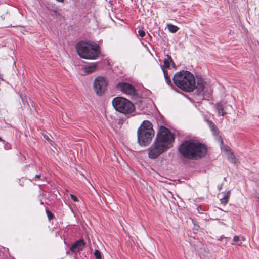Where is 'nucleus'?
<instances>
[{
  "label": "nucleus",
  "mask_w": 259,
  "mask_h": 259,
  "mask_svg": "<svg viewBox=\"0 0 259 259\" xmlns=\"http://www.w3.org/2000/svg\"><path fill=\"white\" fill-rule=\"evenodd\" d=\"M174 137L165 126H161L152 144L148 149V156L155 159L172 146Z\"/></svg>",
  "instance_id": "nucleus-1"
},
{
  "label": "nucleus",
  "mask_w": 259,
  "mask_h": 259,
  "mask_svg": "<svg viewBox=\"0 0 259 259\" xmlns=\"http://www.w3.org/2000/svg\"><path fill=\"white\" fill-rule=\"evenodd\" d=\"M174 137L165 126H161L152 144L148 149V156L155 159L172 146Z\"/></svg>",
  "instance_id": "nucleus-2"
},
{
  "label": "nucleus",
  "mask_w": 259,
  "mask_h": 259,
  "mask_svg": "<svg viewBox=\"0 0 259 259\" xmlns=\"http://www.w3.org/2000/svg\"><path fill=\"white\" fill-rule=\"evenodd\" d=\"M181 155L188 159H197L204 157L207 153L206 145L194 140L184 141L179 147Z\"/></svg>",
  "instance_id": "nucleus-3"
},
{
  "label": "nucleus",
  "mask_w": 259,
  "mask_h": 259,
  "mask_svg": "<svg viewBox=\"0 0 259 259\" xmlns=\"http://www.w3.org/2000/svg\"><path fill=\"white\" fill-rule=\"evenodd\" d=\"M172 79L175 84L184 91L191 92L195 88V78L189 71L182 70L177 72Z\"/></svg>",
  "instance_id": "nucleus-4"
},
{
  "label": "nucleus",
  "mask_w": 259,
  "mask_h": 259,
  "mask_svg": "<svg viewBox=\"0 0 259 259\" xmlns=\"http://www.w3.org/2000/svg\"><path fill=\"white\" fill-rule=\"evenodd\" d=\"M154 135L152 125L148 120H144L137 131L138 142L142 146H147Z\"/></svg>",
  "instance_id": "nucleus-5"
},
{
  "label": "nucleus",
  "mask_w": 259,
  "mask_h": 259,
  "mask_svg": "<svg viewBox=\"0 0 259 259\" xmlns=\"http://www.w3.org/2000/svg\"><path fill=\"white\" fill-rule=\"evenodd\" d=\"M99 45H91L87 42L81 41L76 45V49L78 55L82 58L87 59H95L98 56Z\"/></svg>",
  "instance_id": "nucleus-6"
},
{
  "label": "nucleus",
  "mask_w": 259,
  "mask_h": 259,
  "mask_svg": "<svg viewBox=\"0 0 259 259\" xmlns=\"http://www.w3.org/2000/svg\"><path fill=\"white\" fill-rule=\"evenodd\" d=\"M112 105L117 111L125 115L130 114L135 111L133 103L123 97L114 98L112 101Z\"/></svg>",
  "instance_id": "nucleus-7"
},
{
  "label": "nucleus",
  "mask_w": 259,
  "mask_h": 259,
  "mask_svg": "<svg viewBox=\"0 0 259 259\" xmlns=\"http://www.w3.org/2000/svg\"><path fill=\"white\" fill-rule=\"evenodd\" d=\"M108 85L107 79L102 76L97 77L93 83V89L98 96H101L106 90Z\"/></svg>",
  "instance_id": "nucleus-8"
},
{
  "label": "nucleus",
  "mask_w": 259,
  "mask_h": 259,
  "mask_svg": "<svg viewBox=\"0 0 259 259\" xmlns=\"http://www.w3.org/2000/svg\"><path fill=\"white\" fill-rule=\"evenodd\" d=\"M116 87L118 90L126 94L134 95L135 92L134 87L127 83L119 82L117 84Z\"/></svg>",
  "instance_id": "nucleus-9"
},
{
  "label": "nucleus",
  "mask_w": 259,
  "mask_h": 259,
  "mask_svg": "<svg viewBox=\"0 0 259 259\" xmlns=\"http://www.w3.org/2000/svg\"><path fill=\"white\" fill-rule=\"evenodd\" d=\"M85 246V243L82 239L76 241L71 246L70 251L74 253H77L82 251Z\"/></svg>",
  "instance_id": "nucleus-10"
},
{
  "label": "nucleus",
  "mask_w": 259,
  "mask_h": 259,
  "mask_svg": "<svg viewBox=\"0 0 259 259\" xmlns=\"http://www.w3.org/2000/svg\"><path fill=\"white\" fill-rule=\"evenodd\" d=\"M97 67V64L93 63L82 67V70L84 73L90 74L96 71Z\"/></svg>",
  "instance_id": "nucleus-11"
},
{
  "label": "nucleus",
  "mask_w": 259,
  "mask_h": 259,
  "mask_svg": "<svg viewBox=\"0 0 259 259\" xmlns=\"http://www.w3.org/2000/svg\"><path fill=\"white\" fill-rule=\"evenodd\" d=\"M205 82L202 79L199 78L197 79V83H195V86L194 89H197V91L199 93H202L205 89Z\"/></svg>",
  "instance_id": "nucleus-12"
},
{
  "label": "nucleus",
  "mask_w": 259,
  "mask_h": 259,
  "mask_svg": "<svg viewBox=\"0 0 259 259\" xmlns=\"http://www.w3.org/2000/svg\"><path fill=\"white\" fill-rule=\"evenodd\" d=\"M226 105L225 103L220 102L216 105V109L219 115L224 116L226 113L225 112Z\"/></svg>",
  "instance_id": "nucleus-13"
},
{
  "label": "nucleus",
  "mask_w": 259,
  "mask_h": 259,
  "mask_svg": "<svg viewBox=\"0 0 259 259\" xmlns=\"http://www.w3.org/2000/svg\"><path fill=\"white\" fill-rule=\"evenodd\" d=\"M222 194L223 196L220 199V201L221 203L225 205L228 202L229 199L230 197L231 192L230 191H228L227 192H223Z\"/></svg>",
  "instance_id": "nucleus-14"
},
{
  "label": "nucleus",
  "mask_w": 259,
  "mask_h": 259,
  "mask_svg": "<svg viewBox=\"0 0 259 259\" xmlns=\"http://www.w3.org/2000/svg\"><path fill=\"white\" fill-rule=\"evenodd\" d=\"M171 64L173 66L175 65L171 56L170 55H167L166 58H165L164 60V66L166 68H169Z\"/></svg>",
  "instance_id": "nucleus-15"
},
{
  "label": "nucleus",
  "mask_w": 259,
  "mask_h": 259,
  "mask_svg": "<svg viewBox=\"0 0 259 259\" xmlns=\"http://www.w3.org/2000/svg\"><path fill=\"white\" fill-rule=\"evenodd\" d=\"M207 122L209 127L211 128L213 134L214 136H217L218 135L219 131L218 128L215 126V125L214 124L213 122L210 120H207Z\"/></svg>",
  "instance_id": "nucleus-16"
},
{
  "label": "nucleus",
  "mask_w": 259,
  "mask_h": 259,
  "mask_svg": "<svg viewBox=\"0 0 259 259\" xmlns=\"http://www.w3.org/2000/svg\"><path fill=\"white\" fill-rule=\"evenodd\" d=\"M227 155L228 160L232 163L236 164L239 163L238 159L235 157V155L232 152L228 153Z\"/></svg>",
  "instance_id": "nucleus-17"
},
{
  "label": "nucleus",
  "mask_w": 259,
  "mask_h": 259,
  "mask_svg": "<svg viewBox=\"0 0 259 259\" xmlns=\"http://www.w3.org/2000/svg\"><path fill=\"white\" fill-rule=\"evenodd\" d=\"M218 139L220 141V144L221 145V149L223 151H225L227 153V154H228V153L231 152L230 148L229 147H228L227 146L223 145V141L222 139V138L219 137L218 138Z\"/></svg>",
  "instance_id": "nucleus-18"
},
{
  "label": "nucleus",
  "mask_w": 259,
  "mask_h": 259,
  "mask_svg": "<svg viewBox=\"0 0 259 259\" xmlns=\"http://www.w3.org/2000/svg\"><path fill=\"white\" fill-rule=\"evenodd\" d=\"M166 26L169 31L171 33H175L179 29V28L177 26L170 23L167 24Z\"/></svg>",
  "instance_id": "nucleus-19"
},
{
  "label": "nucleus",
  "mask_w": 259,
  "mask_h": 259,
  "mask_svg": "<svg viewBox=\"0 0 259 259\" xmlns=\"http://www.w3.org/2000/svg\"><path fill=\"white\" fill-rule=\"evenodd\" d=\"M163 72L164 76V78H165L166 82L169 85H171V81L170 78L169 77V76L168 75V73H167V71L163 69Z\"/></svg>",
  "instance_id": "nucleus-20"
},
{
  "label": "nucleus",
  "mask_w": 259,
  "mask_h": 259,
  "mask_svg": "<svg viewBox=\"0 0 259 259\" xmlns=\"http://www.w3.org/2000/svg\"><path fill=\"white\" fill-rule=\"evenodd\" d=\"M96 259H102L101 254L98 250H96L94 252Z\"/></svg>",
  "instance_id": "nucleus-21"
},
{
  "label": "nucleus",
  "mask_w": 259,
  "mask_h": 259,
  "mask_svg": "<svg viewBox=\"0 0 259 259\" xmlns=\"http://www.w3.org/2000/svg\"><path fill=\"white\" fill-rule=\"evenodd\" d=\"M138 33V35L141 37H143L145 35V32L142 30H139Z\"/></svg>",
  "instance_id": "nucleus-22"
},
{
  "label": "nucleus",
  "mask_w": 259,
  "mask_h": 259,
  "mask_svg": "<svg viewBox=\"0 0 259 259\" xmlns=\"http://www.w3.org/2000/svg\"><path fill=\"white\" fill-rule=\"evenodd\" d=\"M70 197H71V199H72V200L74 201V202L78 201V198L75 195H74L73 194H70Z\"/></svg>",
  "instance_id": "nucleus-23"
},
{
  "label": "nucleus",
  "mask_w": 259,
  "mask_h": 259,
  "mask_svg": "<svg viewBox=\"0 0 259 259\" xmlns=\"http://www.w3.org/2000/svg\"><path fill=\"white\" fill-rule=\"evenodd\" d=\"M239 239H240V238L237 235L234 236V237H233V241L234 242H237L239 241Z\"/></svg>",
  "instance_id": "nucleus-24"
},
{
  "label": "nucleus",
  "mask_w": 259,
  "mask_h": 259,
  "mask_svg": "<svg viewBox=\"0 0 259 259\" xmlns=\"http://www.w3.org/2000/svg\"><path fill=\"white\" fill-rule=\"evenodd\" d=\"M47 215H48L49 219L50 220L51 219H52V213L49 211H47Z\"/></svg>",
  "instance_id": "nucleus-25"
},
{
  "label": "nucleus",
  "mask_w": 259,
  "mask_h": 259,
  "mask_svg": "<svg viewBox=\"0 0 259 259\" xmlns=\"http://www.w3.org/2000/svg\"><path fill=\"white\" fill-rule=\"evenodd\" d=\"M40 177V176L39 175H35V180H36L37 179H39Z\"/></svg>",
  "instance_id": "nucleus-26"
},
{
  "label": "nucleus",
  "mask_w": 259,
  "mask_h": 259,
  "mask_svg": "<svg viewBox=\"0 0 259 259\" xmlns=\"http://www.w3.org/2000/svg\"><path fill=\"white\" fill-rule=\"evenodd\" d=\"M222 186L221 185L220 186L218 187V189L219 191H220L222 189Z\"/></svg>",
  "instance_id": "nucleus-27"
},
{
  "label": "nucleus",
  "mask_w": 259,
  "mask_h": 259,
  "mask_svg": "<svg viewBox=\"0 0 259 259\" xmlns=\"http://www.w3.org/2000/svg\"><path fill=\"white\" fill-rule=\"evenodd\" d=\"M241 239H242V240L244 241L245 240V238L244 237H242Z\"/></svg>",
  "instance_id": "nucleus-28"
},
{
  "label": "nucleus",
  "mask_w": 259,
  "mask_h": 259,
  "mask_svg": "<svg viewBox=\"0 0 259 259\" xmlns=\"http://www.w3.org/2000/svg\"><path fill=\"white\" fill-rule=\"evenodd\" d=\"M45 138L47 140H49V138H48V136H45Z\"/></svg>",
  "instance_id": "nucleus-29"
},
{
  "label": "nucleus",
  "mask_w": 259,
  "mask_h": 259,
  "mask_svg": "<svg viewBox=\"0 0 259 259\" xmlns=\"http://www.w3.org/2000/svg\"><path fill=\"white\" fill-rule=\"evenodd\" d=\"M59 2H63L64 0H57Z\"/></svg>",
  "instance_id": "nucleus-30"
},
{
  "label": "nucleus",
  "mask_w": 259,
  "mask_h": 259,
  "mask_svg": "<svg viewBox=\"0 0 259 259\" xmlns=\"http://www.w3.org/2000/svg\"><path fill=\"white\" fill-rule=\"evenodd\" d=\"M2 138L0 137V141H2Z\"/></svg>",
  "instance_id": "nucleus-31"
}]
</instances>
